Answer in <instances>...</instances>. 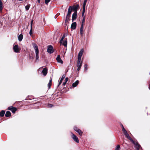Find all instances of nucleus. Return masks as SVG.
I'll use <instances>...</instances> for the list:
<instances>
[{
    "instance_id": "nucleus-1",
    "label": "nucleus",
    "mask_w": 150,
    "mask_h": 150,
    "mask_svg": "<svg viewBox=\"0 0 150 150\" xmlns=\"http://www.w3.org/2000/svg\"><path fill=\"white\" fill-rule=\"evenodd\" d=\"M32 45L33 48L35 50V52L36 54V60H38L39 58V56L38 55L39 50L38 47L37 45L34 43H33Z\"/></svg>"
},
{
    "instance_id": "nucleus-2",
    "label": "nucleus",
    "mask_w": 150,
    "mask_h": 150,
    "mask_svg": "<svg viewBox=\"0 0 150 150\" xmlns=\"http://www.w3.org/2000/svg\"><path fill=\"white\" fill-rule=\"evenodd\" d=\"M121 126L122 128V131L123 132L127 138H129L131 139V138L129 136L127 133V131L125 129L123 126L122 124H121Z\"/></svg>"
},
{
    "instance_id": "nucleus-3",
    "label": "nucleus",
    "mask_w": 150,
    "mask_h": 150,
    "mask_svg": "<svg viewBox=\"0 0 150 150\" xmlns=\"http://www.w3.org/2000/svg\"><path fill=\"white\" fill-rule=\"evenodd\" d=\"M81 59H78L77 62V66L78 67L77 70L79 71L82 66V62H81Z\"/></svg>"
},
{
    "instance_id": "nucleus-4",
    "label": "nucleus",
    "mask_w": 150,
    "mask_h": 150,
    "mask_svg": "<svg viewBox=\"0 0 150 150\" xmlns=\"http://www.w3.org/2000/svg\"><path fill=\"white\" fill-rule=\"evenodd\" d=\"M127 139H129L130 141L132 142V143L135 145V147L136 148L137 150H139V147L140 146L139 144H138L137 143H135V142L133 140L132 138L131 139L129 138Z\"/></svg>"
},
{
    "instance_id": "nucleus-5",
    "label": "nucleus",
    "mask_w": 150,
    "mask_h": 150,
    "mask_svg": "<svg viewBox=\"0 0 150 150\" xmlns=\"http://www.w3.org/2000/svg\"><path fill=\"white\" fill-rule=\"evenodd\" d=\"M13 49L14 52L16 53H19L20 50L18 48V45H13Z\"/></svg>"
},
{
    "instance_id": "nucleus-6",
    "label": "nucleus",
    "mask_w": 150,
    "mask_h": 150,
    "mask_svg": "<svg viewBox=\"0 0 150 150\" xmlns=\"http://www.w3.org/2000/svg\"><path fill=\"white\" fill-rule=\"evenodd\" d=\"M47 52L50 54L54 52L53 47L52 45H50L48 46Z\"/></svg>"
},
{
    "instance_id": "nucleus-7",
    "label": "nucleus",
    "mask_w": 150,
    "mask_h": 150,
    "mask_svg": "<svg viewBox=\"0 0 150 150\" xmlns=\"http://www.w3.org/2000/svg\"><path fill=\"white\" fill-rule=\"evenodd\" d=\"M8 109L11 110L13 113H15L17 110L16 108L12 106L9 107Z\"/></svg>"
},
{
    "instance_id": "nucleus-8",
    "label": "nucleus",
    "mask_w": 150,
    "mask_h": 150,
    "mask_svg": "<svg viewBox=\"0 0 150 150\" xmlns=\"http://www.w3.org/2000/svg\"><path fill=\"white\" fill-rule=\"evenodd\" d=\"M83 52V49H82L79 52V53L78 56V59H81V57L82 56Z\"/></svg>"
},
{
    "instance_id": "nucleus-9",
    "label": "nucleus",
    "mask_w": 150,
    "mask_h": 150,
    "mask_svg": "<svg viewBox=\"0 0 150 150\" xmlns=\"http://www.w3.org/2000/svg\"><path fill=\"white\" fill-rule=\"evenodd\" d=\"M77 16V12H75L72 14V21L73 22L74 20L76 19Z\"/></svg>"
},
{
    "instance_id": "nucleus-10",
    "label": "nucleus",
    "mask_w": 150,
    "mask_h": 150,
    "mask_svg": "<svg viewBox=\"0 0 150 150\" xmlns=\"http://www.w3.org/2000/svg\"><path fill=\"white\" fill-rule=\"evenodd\" d=\"M74 129L77 132L79 133V134L80 135H81L83 132L79 129L77 127H74Z\"/></svg>"
},
{
    "instance_id": "nucleus-11",
    "label": "nucleus",
    "mask_w": 150,
    "mask_h": 150,
    "mask_svg": "<svg viewBox=\"0 0 150 150\" xmlns=\"http://www.w3.org/2000/svg\"><path fill=\"white\" fill-rule=\"evenodd\" d=\"M72 138L76 143H78L79 142V140L78 138L74 134H72Z\"/></svg>"
},
{
    "instance_id": "nucleus-12",
    "label": "nucleus",
    "mask_w": 150,
    "mask_h": 150,
    "mask_svg": "<svg viewBox=\"0 0 150 150\" xmlns=\"http://www.w3.org/2000/svg\"><path fill=\"white\" fill-rule=\"evenodd\" d=\"M56 60L57 62L59 63H60L61 64L63 63V62L61 59L59 55H58L57 57L56 58Z\"/></svg>"
},
{
    "instance_id": "nucleus-13",
    "label": "nucleus",
    "mask_w": 150,
    "mask_h": 150,
    "mask_svg": "<svg viewBox=\"0 0 150 150\" xmlns=\"http://www.w3.org/2000/svg\"><path fill=\"white\" fill-rule=\"evenodd\" d=\"M65 76H66V75L64 74H63L61 78V79L59 83H58V84L57 86V87H58L59 85L61 84V83H62V81L64 79V78H65Z\"/></svg>"
},
{
    "instance_id": "nucleus-14",
    "label": "nucleus",
    "mask_w": 150,
    "mask_h": 150,
    "mask_svg": "<svg viewBox=\"0 0 150 150\" xmlns=\"http://www.w3.org/2000/svg\"><path fill=\"white\" fill-rule=\"evenodd\" d=\"M76 22L73 23L71 25V28L73 30H74L76 29Z\"/></svg>"
},
{
    "instance_id": "nucleus-15",
    "label": "nucleus",
    "mask_w": 150,
    "mask_h": 150,
    "mask_svg": "<svg viewBox=\"0 0 150 150\" xmlns=\"http://www.w3.org/2000/svg\"><path fill=\"white\" fill-rule=\"evenodd\" d=\"M72 10V7L71 6H69L68 9V12L67 15L70 16Z\"/></svg>"
},
{
    "instance_id": "nucleus-16",
    "label": "nucleus",
    "mask_w": 150,
    "mask_h": 150,
    "mask_svg": "<svg viewBox=\"0 0 150 150\" xmlns=\"http://www.w3.org/2000/svg\"><path fill=\"white\" fill-rule=\"evenodd\" d=\"M83 24H81L80 29V33L82 36H83Z\"/></svg>"
},
{
    "instance_id": "nucleus-17",
    "label": "nucleus",
    "mask_w": 150,
    "mask_h": 150,
    "mask_svg": "<svg viewBox=\"0 0 150 150\" xmlns=\"http://www.w3.org/2000/svg\"><path fill=\"white\" fill-rule=\"evenodd\" d=\"M47 73V69L46 68H43L42 71V73L43 74V75L45 76H46Z\"/></svg>"
},
{
    "instance_id": "nucleus-18",
    "label": "nucleus",
    "mask_w": 150,
    "mask_h": 150,
    "mask_svg": "<svg viewBox=\"0 0 150 150\" xmlns=\"http://www.w3.org/2000/svg\"><path fill=\"white\" fill-rule=\"evenodd\" d=\"M79 81L78 80L76 81L74 83H73L72 86L74 88L76 87L79 83Z\"/></svg>"
},
{
    "instance_id": "nucleus-19",
    "label": "nucleus",
    "mask_w": 150,
    "mask_h": 150,
    "mask_svg": "<svg viewBox=\"0 0 150 150\" xmlns=\"http://www.w3.org/2000/svg\"><path fill=\"white\" fill-rule=\"evenodd\" d=\"M79 4H76L75 6L72 7V10L75 12H76L77 10L79 7Z\"/></svg>"
},
{
    "instance_id": "nucleus-20",
    "label": "nucleus",
    "mask_w": 150,
    "mask_h": 150,
    "mask_svg": "<svg viewBox=\"0 0 150 150\" xmlns=\"http://www.w3.org/2000/svg\"><path fill=\"white\" fill-rule=\"evenodd\" d=\"M23 38V35L22 34H21L20 35H19L18 36V40L21 42V41Z\"/></svg>"
},
{
    "instance_id": "nucleus-21",
    "label": "nucleus",
    "mask_w": 150,
    "mask_h": 150,
    "mask_svg": "<svg viewBox=\"0 0 150 150\" xmlns=\"http://www.w3.org/2000/svg\"><path fill=\"white\" fill-rule=\"evenodd\" d=\"M11 115V112L8 111H6V113L5 115V116L6 117H8L10 116Z\"/></svg>"
},
{
    "instance_id": "nucleus-22",
    "label": "nucleus",
    "mask_w": 150,
    "mask_h": 150,
    "mask_svg": "<svg viewBox=\"0 0 150 150\" xmlns=\"http://www.w3.org/2000/svg\"><path fill=\"white\" fill-rule=\"evenodd\" d=\"M33 20H32L30 23V25H31V29L30 30V32H29V34L30 35H31L32 34V26L33 25Z\"/></svg>"
},
{
    "instance_id": "nucleus-23",
    "label": "nucleus",
    "mask_w": 150,
    "mask_h": 150,
    "mask_svg": "<svg viewBox=\"0 0 150 150\" xmlns=\"http://www.w3.org/2000/svg\"><path fill=\"white\" fill-rule=\"evenodd\" d=\"M52 78H51L49 81V83L47 84V86L48 87L49 89H50L51 87V85L52 83Z\"/></svg>"
},
{
    "instance_id": "nucleus-24",
    "label": "nucleus",
    "mask_w": 150,
    "mask_h": 150,
    "mask_svg": "<svg viewBox=\"0 0 150 150\" xmlns=\"http://www.w3.org/2000/svg\"><path fill=\"white\" fill-rule=\"evenodd\" d=\"M5 112V111L4 110H2L1 112L0 111V116L1 117L4 116Z\"/></svg>"
},
{
    "instance_id": "nucleus-25",
    "label": "nucleus",
    "mask_w": 150,
    "mask_h": 150,
    "mask_svg": "<svg viewBox=\"0 0 150 150\" xmlns=\"http://www.w3.org/2000/svg\"><path fill=\"white\" fill-rule=\"evenodd\" d=\"M3 9V3L1 0H0V11H2Z\"/></svg>"
},
{
    "instance_id": "nucleus-26",
    "label": "nucleus",
    "mask_w": 150,
    "mask_h": 150,
    "mask_svg": "<svg viewBox=\"0 0 150 150\" xmlns=\"http://www.w3.org/2000/svg\"><path fill=\"white\" fill-rule=\"evenodd\" d=\"M70 17V16L67 15L65 21V23H67L68 22Z\"/></svg>"
},
{
    "instance_id": "nucleus-27",
    "label": "nucleus",
    "mask_w": 150,
    "mask_h": 150,
    "mask_svg": "<svg viewBox=\"0 0 150 150\" xmlns=\"http://www.w3.org/2000/svg\"><path fill=\"white\" fill-rule=\"evenodd\" d=\"M62 45L65 47H66L67 45V40L64 41L62 42Z\"/></svg>"
},
{
    "instance_id": "nucleus-28",
    "label": "nucleus",
    "mask_w": 150,
    "mask_h": 150,
    "mask_svg": "<svg viewBox=\"0 0 150 150\" xmlns=\"http://www.w3.org/2000/svg\"><path fill=\"white\" fill-rule=\"evenodd\" d=\"M115 150H120V147L119 145H118L115 148Z\"/></svg>"
},
{
    "instance_id": "nucleus-29",
    "label": "nucleus",
    "mask_w": 150,
    "mask_h": 150,
    "mask_svg": "<svg viewBox=\"0 0 150 150\" xmlns=\"http://www.w3.org/2000/svg\"><path fill=\"white\" fill-rule=\"evenodd\" d=\"M30 7V5H27L25 6V8L27 10H28L29 9Z\"/></svg>"
},
{
    "instance_id": "nucleus-30",
    "label": "nucleus",
    "mask_w": 150,
    "mask_h": 150,
    "mask_svg": "<svg viewBox=\"0 0 150 150\" xmlns=\"http://www.w3.org/2000/svg\"><path fill=\"white\" fill-rule=\"evenodd\" d=\"M87 65L86 64H85L84 65V70L85 71H87Z\"/></svg>"
},
{
    "instance_id": "nucleus-31",
    "label": "nucleus",
    "mask_w": 150,
    "mask_h": 150,
    "mask_svg": "<svg viewBox=\"0 0 150 150\" xmlns=\"http://www.w3.org/2000/svg\"><path fill=\"white\" fill-rule=\"evenodd\" d=\"M53 106V105L50 104H48L47 105V106L48 108H51Z\"/></svg>"
},
{
    "instance_id": "nucleus-32",
    "label": "nucleus",
    "mask_w": 150,
    "mask_h": 150,
    "mask_svg": "<svg viewBox=\"0 0 150 150\" xmlns=\"http://www.w3.org/2000/svg\"><path fill=\"white\" fill-rule=\"evenodd\" d=\"M87 0H84L83 6H85Z\"/></svg>"
},
{
    "instance_id": "nucleus-33",
    "label": "nucleus",
    "mask_w": 150,
    "mask_h": 150,
    "mask_svg": "<svg viewBox=\"0 0 150 150\" xmlns=\"http://www.w3.org/2000/svg\"><path fill=\"white\" fill-rule=\"evenodd\" d=\"M85 17H84L83 18V20H82V22L81 23V24H83H83L85 22Z\"/></svg>"
},
{
    "instance_id": "nucleus-34",
    "label": "nucleus",
    "mask_w": 150,
    "mask_h": 150,
    "mask_svg": "<svg viewBox=\"0 0 150 150\" xmlns=\"http://www.w3.org/2000/svg\"><path fill=\"white\" fill-rule=\"evenodd\" d=\"M51 0H45V2L46 4H47Z\"/></svg>"
},
{
    "instance_id": "nucleus-35",
    "label": "nucleus",
    "mask_w": 150,
    "mask_h": 150,
    "mask_svg": "<svg viewBox=\"0 0 150 150\" xmlns=\"http://www.w3.org/2000/svg\"><path fill=\"white\" fill-rule=\"evenodd\" d=\"M85 6H83V10L82 11V13H84L85 12Z\"/></svg>"
},
{
    "instance_id": "nucleus-36",
    "label": "nucleus",
    "mask_w": 150,
    "mask_h": 150,
    "mask_svg": "<svg viewBox=\"0 0 150 150\" xmlns=\"http://www.w3.org/2000/svg\"><path fill=\"white\" fill-rule=\"evenodd\" d=\"M65 82H67L68 80V77L66 78H65Z\"/></svg>"
},
{
    "instance_id": "nucleus-37",
    "label": "nucleus",
    "mask_w": 150,
    "mask_h": 150,
    "mask_svg": "<svg viewBox=\"0 0 150 150\" xmlns=\"http://www.w3.org/2000/svg\"><path fill=\"white\" fill-rule=\"evenodd\" d=\"M63 39H61L59 41L60 43H61V44H62L63 42Z\"/></svg>"
},
{
    "instance_id": "nucleus-38",
    "label": "nucleus",
    "mask_w": 150,
    "mask_h": 150,
    "mask_svg": "<svg viewBox=\"0 0 150 150\" xmlns=\"http://www.w3.org/2000/svg\"><path fill=\"white\" fill-rule=\"evenodd\" d=\"M64 38H65V35H63L62 36V38H61V39H63H63Z\"/></svg>"
},
{
    "instance_id": "nucleus-39",
    "label": "nucleus",
    "mask_w": 150,
    "mask_h": 150,
    "mask_svg": "<svg viewBox=\"0 0 150 150\" xmlns=\"http://www.w3.org/2000/svg\"><path fill=\"white\" fill-rule=\"evenodd\" d=\"M67 82H63V86H65V84H66Z\"/></svg>"
},
{
    "instance_id": "nucleus-40",
    "label": "nucleus",
    "mask_w": 150,
    "mask_h": 150,
    "mask_svg": "<svg viewBox=\"0 0 150 150\" xmlns=\"http://www.w3.org/2000/svg\"><path fill=\"white\" fill-rule=\"evenodd\" d=\"M30 59H33V57H31L30 56Z\"/></svg>"
},
{
    "instance_id": "nucleus-41",
    "label": "nucleus",
    "mask_w": 150,
    "mask_h": 150,
    "mask_svg": "<svg viewBox=\"0 0 150 150\" xmlns=\"http://www.w3.org/2000/svg\"><path fill=\"white\" fill-rule=\"evenodd\" d=\"M84 14L82 13V16H83L84 15Z\"/></svg>"
},
{
    "instance_id": "nucleus-42",
    "label": "nucleus",
    "mask_w": 150,
    "mask_h": 150,
    "mask_svg": "<svg viewBox=\"0 0 150 150\" xmlns=\"http://www.w3.org/2000/svg\"><path fill=\"white\" fill-rule=\"evenodd\" d=\"M38 1L39 2V3H40V0H38Z\"/></svg>"
},
{
    "instance_id": "nucleus-43",
    "label": "nucleus",
    "mask_w": 150,
    "mask_h": 150,
    "mask_svg": "<svg viewBox=\"0 0 150 150\" xmlns=\"http://www.w3.org/2000/svg\"><path fill=\"white\" fill-rule=\"evenodd\" d=\"M149 89H150V85H149Z\"/></svg>"
}]
</instances>
